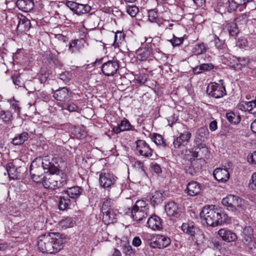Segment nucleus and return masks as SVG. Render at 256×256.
<instances>
[{"instance_id": "15", "label": "nucleus", "mask_w": 256, "mask_h": 256, "mask_svg": "<svg viewBox=\"0 0 256 256\" xmlns=\"http://www.w3.org/2000/svg\"><path fill=\"white\" fill-rule=\"evenodd\" d=\"M202 190V186L200 183L192 180L187 184L185 192L189 196H194L199 194Z\"/></svg>"}, {"instance_id": "44", "label": "nucleus", "mask_w": 256, "mask_h": 256, "mask_svg": "<svg viewBox=\"0 0 256 256\" xmlns=\"http://www.w3.org/2000/svg\"><path fill=\"white\" fill-rule=\"evenodd\" d=\"M62 107L63 109L68 110L70 112H76L78 108V106L72 102L64 104Z\"/></svg>"}, {"instance_id": "26", "label": "nucleus", "mask_w": 256, "mask_h": 256, "mask_svg": "<svg viewBox=\"0 0 256 256\" xmlns=\"http://www.w3.org/2000/svg\"><path fill=\"white\" fill-rule=\"evenodd\" d=\"M236 64L232 66V68L236 70H240L242 68L248 66L250 62V60L248 58H236Z\"/></svg>"}, {"instance_id": "30", "label": "nucleus", "mask_w": 256, "mask_h": 256, "mask_svg": "<svg viewBox=\"0 0 256 256\" xmlns=\"http://www.w3.org/2000/svg\"><path fill=\"white\" fill-rule=\"evenodd\" d=\"M209 132L206 126H202L198 129L196 134V138L199 139L201 142H204L207 139Z\"/></svg>"}, {"instance_id": "13", "label": "nucleus", "mask_w": 256, "mask_h": 256, "mask_svg": "<svg viewBox=\"0 0 256 256\" xmlns=\"http://www.w3.org/2000/svg\"><path fill=\"white\" fill-rule=\"evenodd\" d=\"M192 134L189 132H184L174 140L173 144L176 148H181L189 142Z\"/></svg>"}, {"instance_id": "62", "label": "nucleus", "mask_w": 256, "mask_h": 256, "mask_svg": "<svg viewBox=\"0 0 256 256\" xmlns=\"http://www.w3.org/2000/svg\"><path fill=\"white\" fill-rule=\"evenodd\" d=\"M228 32L230 36H235L238 34L239 32L238 28L234 26V28L229 30Z\"/></svg>"}, {"instance_id": "54", "label": "nucleus", "mask_w": 256, "mask_h": 256, "mask_svg": "<svg viewBox=\"0 0 256 256\" xmlns=\"http://www.w3.org/2000/svg\"><path fill=\"white\" fill-rule=\"evenodd\" d=\"M244 234H246V232L249 233L248 237H245L244 240H245V242H249L251 240L250 236L252 235V229L250 227L246 228L244 229Z\"/></svg>"}, {"instance_id": "17", "label": "nucleus", "mask_w": 256, "mask_h": 256, "mask_svg": "<svg viewBox=\"0 0 256 256\" xmlns=\"http://www.w3.org/2000/svg\"><path fill=\"white\" fill-rule=\"evenodd\" d=\"M165 211L168 216L174 218H180L181 212L178 204L174 202L168 203L165 206Z\"/></svg>"}, {"instance_id": "33", "label": "nucleus", "mask_w": 256, "mask_h": 256, "mask_svg": "<svg viewBox=\"0 0 256 256\" xmlns=\"http://www.w3.org/2000/svg\"><path fill=\"white\" fill-rule=\"evenodd\" d=\"M226 118L230 123L234 124H238L241 120L240 116L233 112L226 113Z\"/></svg>"}, {"instance_id": "63", "label": "nucleus", "mask_w": 256, "mask_h": 256, "mask_svg": "<svg viewBox=\"0 0 256 256\" xmlns=\"http://www.w3.org/2000/svg\"><path fill=\"white\" fill-rule=\"evenodd\" d=\"M152 170L157 174H160L162 172V169L158 164H154L152 166Z\"/></svg>"}, {"instance_id": "7", "label": "nucleus", "mask_w": 256, "mask_h": 256, "mask_svg": "<svg viewBox=\"0 0 256 256\" xmlns=\"http://www.w3.org/2000/svg\"><path fill=\"white\" fill-rule=\"evenodd\" d=\"M36 158L40 160L43 168L44 170H47V172H49V174H57L59 172V170L58 168V164L56 158L46 156L44 158Z\"/></svg>"}, {"instance_id": "22", "label": "nucleus", "mask_w": 256, "mask_h": 256, "mask_svg": "<svg viewBox=\"0 0 256 256\" xmlns=\"http://www.w3.org/2000/svg\"><path fill=\"white\" fill-rule=\"evenodd\" d=\"M215 179L218 182H225L230 178V174L226 168H216L213 172Z\"/></svg>"}, {"instance_id": "3", "label": "nucleus", "mask_w": 256, "mask_h": 256, "mask_svg": "<svg viewBox=\"0 0 256 256\" xmlns=\"http://www.w3.org/2000/svg\"><path fill=\"white\" fill-rule=\"evenodd\" d=\"M42 184L46 188L56 189L66 186L68 182L66 174L60 176L58 174H48L43 177Z\"/></svg>"}, {"instance_id": "51", "label": "nucleus", "mask_w": 256, "mask_h": 256, "mask_svg": "<svg viewBox=\"0 0 256 256\" xmlns=\"http://www.w3.org/2000/svg\"><path fill=\"white\" fill-rule=\"evenodd\" d=\"M236 46L240 48H244L248 46V41L246 38H241L238 39L236 42Z\"/></svg>"}, {"instance_id": "38", "label": "nucleus", "mask_w": 256, "mask_h": 256, "mask_svg": "<svg viewBox=\"0 0 256 256\" xmlns=\"http://www.w3.org/2000/svg\"><path fill=\"white\" fill-rule=\"evenodd\" d=\"M70 200L68 198L60 196L59 199L58 207L60 210H64L68 208L70 204Z\"/></svg>"}, {"instance_id": "53", "label": "nucleus", "mask_w": 256, "mask_h": 256, "mask_svg": "<svg viewBox=\"0 0 256 256\" xmlns=\"http://www.w3.org/2000/svg\"><path fill=\"white\" fill-rule=\"evenodd\" d=\"M184 41L182 38H177L174 36V38L171 40V42L174 46H178L180 44Z\"/></svg>"}, {"instance_id": "9", "label": "nucleus", "mask_w": 256, "mask_h": 256, "mask_svg": "<svg viewBox=\"0 0 256 256\" xmlns=\"http://www.w3.org/2000/svg\"><path fill=\"white\" fill-rule=\"evenodd\" d=\"M222 203L230 210H236L241 207L242 199L237 196L229 194L222 200Z\"/></svg>"}, {"instance_id": "34", "label": "nucleus", "mask_w": 256, "mask_h": 256, "mask_svg": "<svg viewBox=\"0 0 256 256\" xmlns=\"http://www.w3.org/2000/svg\"><path fill=\"white\" fill-rule=\"evenodd\" d=\"M91 10V7L87 4H77L76 13L78 15L84 14L90 12Z\"/></svg>"}, {"instance_id": "5", "label": "nucleus", "mask_w": 256, "mask_h": 256, "mask_svg": "<svg viewBox=\"0 0 256 256\" xmlns=\"http://www.w3.org/2000/svg\"><path fill=\"white\" fill-rule=\"evenodd\" d=\"M30 169L31 177L33 180L36 182H40L43 179L42 176L44 170L41 165L40 160H37V158L34 160L30 164Z\"/></svg>"}, {"instance_id": "11", "label": "nucleus", "mask_w": 256, "mask_h": 256, "mask_svg": "<svg viewBox=\"0 0 256 256\" xmlns=\"http://www.w3.org/2000/svg\"><path fill=\"white\" fill-rule=\"evenodd\" d=\"M120 68V64L117 60H108L102 64L101 70L106 76H113Z\"/></svg>"}, {"instance_id": "56", "label": "nucleus", "mask_w": 256, "mask_h": 256, "mask_svg": "<svg viewBox=\"0 0 256 256\" xmlns=\"http://www.w3.org/2000/svg\"><path fill=\"white\" fill-rule=\"evenodd\" d=\"M12 82L14 84L18 86H22V84H23L20 80V78L19 76H12Z\"/></svg>"}, {"instance_id": "27", "label": "nucleus", "mask_w": 256, "mask_h": 256, "mask_svg": "<svg viewBox=\"0 0 256 256\" xmlns=\"http://www.w3.org/2000/svg\"><path fill=\"white\" fill-rule=\"evenodd\" d=\"M28 138V134L26 132H23L22 134H18L15 136L12 140V143L14 145H20L23 144Z\"/></svg>"}, {"instance_id": "16", "label": "nucleus", "mask_w": 256, "mask_h": 256, "mask_svg": "<svg viewBox=\"0 0 256 256\" xmlns=\"http://www.w3.org/2000/svg\"><path fill=\"white\" fill-rule=\"evenodd\" d=\"M218 234L222 240L227 242H235L238 238L234 232L226 228H220L218 232Z\"/></svg>"}, {"instance_id": "48", "label": "nucleus", "mask_w": 256, "mask_h": 256, "mask_svg": "<svg viewBox=\"0 0 256 256\" xmlns=\"http://www.w3.org/2000/svg\"><path fill=\"white\" fill-rule=\"evenodd\" d=\"M248 186L256 192V173L253 174L252 176L248 183Z\"/></svg>"}, {"instance_id": "35", "label": "nucleus", "mask_w": 256, "mask_h": 256, "mask_svg": "<svg viewBox=\"0 0 256 256\" xmlns=\"http://www.w3.org/2000/svg\"><path fill=\"white\" fill-rule=\"evenodd\" d=\"M121 246L122 247V252L127 256H131L134 254V251L131 246L130 245L128 241H122L121 242Z\"/></svg>"}, {"instance_id": "18", "label": "nucleus", "mask_w": 256, "mask_h": 256, "mask_svg": "<svg viewBox=\"0 0 256 256\" xmlns=\"http://www.w3.org/2000/svg\"><path fill=\"white\" fill-rule=\"evenodd\" d=\"M252 0H228V12H234L237 9L240 11L243 10L246 8V3L251 2Z\"/></svg>"}, {"instance_id": "31", "label": "nucleus", "mask_w": 256, "mask_h": 256, "mask_svg": "<svg viewBox=\"0 0 256 256\" xmlns=\"http://www.w3.org/2000/svg\"><path fill=\"white\" fill-rule=\"evenodd\" d=\"M103 220L108 224L113 223L116 221V214L113 212V210L102 212Z\"/></svg>"}, {"instance_id": "4", "label": "nucleus", "mask_w": 256, "mask_h": 256, "mask_svg": "<svg viewBox=\"0 0 256 256\" xmlns=\"http://www.w3.org/2000/svg\"><path fill=\"white\" fill-rule=\"evenodd\" d=\"M150 206L143 200H137L130 213L132 218L136 221H140L146 218L149 215Z\"/></svg>"}, {"instance_id": "28", "label": "nucleus", "mask_w": 256, "mask_h": 256, "mask_svg": "<svg viewBox=\"0 0 256 256\" xmlns=\"http://www.w3.org/2000/svg\"><path fill=\"white\" fill-rule=\"evenodd\" d=\"M0 120L5 124L12 122L13 120V116L9 110H0Z\"/></svg>"}, {"instance_id": "46", "label": "nucleus", "mask_w": 256, "mask_h": 256, "mask_svg": "<svg viewBox=\"0 0 256 256\" xmlns=\"http://www.w3.org/2000/svg\"><path fill=\"white\" fill-rule=\"evenodd\" d=\"M120 125V128L123 131L130 130L131 128V124L127 120H122Z\"/></svg>"}, {"instance_id": "14", "label": "nucleus", "mask_w": 256, "mask_h": 256, "mask_svg": "<svg viewBox=\"0 0 256 256\" xmlns=\"http://www.w3.org/2000/svg\"><path fill=\"white\" fill-rule=\"evenodd\" d=\"M136 150L141 156L146 158L152 156L153 151L145 141L139 140L136 141Z\"/></svg>"}, {"instance_id": "57", "label": "nucleus", "mask_w": 256, "mask_h": 256, "mask_svg": "<svg viewBox=\"0 0 256 256\" xmlns=\"http://www.w3.org/2000/svg\"><path fill=\"white\" fill-rule=\"evenodd\" d=\"M186 172L190 176L195 175L196 174V170L192 166H188L185 168Z\"/></svg>"}, {"instance_id": "10", "label": "nucleus", "mask_w": 256, "mask_h": 256, "mask_svg": "<svg viewBox=\"0 0 256 256\" xmlns=\"http://www.w3.org/2000/svg\"><path fill=\"white\" fill-rule=\"evenodd\" d=\"M171 242L170 239L162 235H156L149 242L150 246L154 248H164L168 246Z\"/></svg>"}, {"instance_id": "45", "label": "nucleus", "mask_w": 256, "mask_h": 256, "mask_svg": "<svg viewBox=\"0 0 256 256\" xmlns=\"http://www.w3.org/2000/svg\"><path fill=\"white\" fill-rule=\"evenodd\" d=\"M139 11L138 8L136 6H129L126 8V12L132 16H134Z\"/></svg>"}, {"instance_id": "32", "label": "nucleus", "mask_w": 256, "mask_h": 256, "mask_svg": "<svg viewBox=\"0 0 256 256\" xmlns=\"http://www.w3.org/2000/svg\"><path fill=\"white\" fill-rule=\"evenodd\" d=\"M208 50L206 45L204 42L196 44L193 48L192 52L194 55L198 56L206 52Z\"/></svg>"}, {"instance_id": "25", "label": "nucleus", "mask_w": 256, "mask_h": 256, "mask_svg": "<svg viewBox=\"0 0 256 256\" xmlns=\"http://www.w3.org/2000/svg\"><path fill=\"white\" fill-rule=\"evenodd\" d=\"M64 192L72 199L76 200L82 194V190L80 186H74L68 188L66 190H64Z\"/></svg>"}, {"instance_id": "40", "label": "nucleus", "mask_w": 256, "mask_h": 256, "mask_svg": "<svg viewBox=\"0 0 256 256\" xmlns=\"http://www.w3.org/2000/svg\"><path fill=\"white\" fill-rule=\"evenodd\" d=\"M114 202L113 200L108 198L105 200L102 206V212L112 210L114 208Z\"/></svg>"}, {"instance_id": "52", "label": "nucleus", "mask_w": 256, "mask_h": 256, "mask_svg": "<svg viewBox=\"0 0 256 256\" xmlns=\"http://www.w3.org/2000/svg\"><path fill=\"white\" fill-rule=\"evenodd\" d=\"M10 107L12 109L14 110V112L18 114V115L20 114V108L19 106L18 102L14 101L10 104Z\"/></svg>"}, {"instance_id": "59", "label": "nucleus", "mask_w": 256, "mask_h": 256, "mask_svg": "<svg viewBox=\"0 0 256 256\" xmlns=\"http://www.w3.org/2000/svg\"><path fill=\"white\" fill-rule=\"evenodd\" d=\"M248 160L252 163L256 164V151L248 156Z\"/></svg>"}, {"instance_id": "23", "label": "nucleus", "mask_w": 256, "mask_h": 256, "mask_svg": "<svg viewBox=\"0 0 256 256\" xmlns=\"http://www.w3.org/2000/svg\"><path fill=\"white\" fill-rule=\"evenodd\" d=\"M31 27L30 20L26 16H22L19 18V21L17 26V30L20 32H26L29 30Z\"/></svg>"}, {"instance_id": "58", "label": "nucleus", "mask_w": 256, "mask_h": 256, "mask_svg": "<svg viewBox=\"0 0 256 256\" xmlns=\"http://www.w3.org/2000/svg\"><path fill=\"white\" fill-rule=\"evenodd\" d=\"M77 4L78 3L76 2L69 1L66 2V6L70 8L72 11L76 13Z\"/></svg>"}, {"instance_id": "37", "label": "nucleus", "mask_w": 256, "mask_h": 256, "mask_svg": "<svg viewBox=\"0 0 256 256\" xmlns=\"http://www.w3.org/2000/svg\"><path fill=\"white\" fill-rule=\"evenodd\" d=\"M59 224L62 228L64 230L73 226L74 224L73 220L70 217H67L65 219L61 220Z\"/></svg>"}, {"instance_id": "60", "label": "nucleus", "mask_w": 256, "mask_h": 256, "mask_svg": "<svg viewBox=\"0 0 256 256\" xmlns=\"http://www.w3.org/2000/svg\"><path fill=\"white\" fill-rule=\"evenodd\" d=\"M142 244V240L138 236H136L133 238L132 244L136 247H138L140 246Z\"/></svg>"}, {"instance_id": "24", "label": "nucleus", "mask_w": 256, "mask_h": 256, "mask_svg": "<svg viewBox=\"0 0 256 256\" xmlns=\"http://www.w3.org/2000/svg\"><path fill=\"white\" fill-rule=\"evenodd\" d=\"M16 6L20 10L28 12L33 9L34 2L32 0H18Z\"/></svg>"}, {"instance_id": "61", "label": "nucleus", "mask_w": 256, "mask_h": 256, "mask_svg": "<svg viewBox=\"0 0 256 256\" xmlns=\"http://www.w3.org/2000/svg\"><path fill=\"white\" fill-rule=\"evenodd\" d=\"M209 128L211 131H215L218 128L217 122L216 120L211 122L210 124Z\"/></svg>"}, {"instance_id": "42", "label": "nucleus", "mask_w": 256, "mask_h": 256, "mask_svg": "<svg viewBox=\"0 0 256 256\" xmlns=\"http://www.w3.org/2000/svg\"><path fill=\"white\" fill-rule=\"evenodd\" d=\"M152 140L158 146H162L163 148L166 146V143L164 140L162 136L159 134H155L152 138Z\"/></svg>"}, {"instance_id": "50", "label": "nucleus", "mask_w": 256, "mask_h": 256, "mask_svg": "<svg viewBox=\"0 0 256 256\" xmlns=\"http://www.w3.org/2000/svg\"><path fill=\"white\" fill-rule=\"evenodd\" d=\"M60 78L64 82H68L70 79V74L68 72H64L60 74Z\"/></svg>"}, {"instance_id": "64", "label": "nucleus", "mask_w": 256, "mask_h": 256, "mask_svg": "<svg viewBox=\"0 0 256 256\" xmlns=\"http://www.w3.org/2000/svg\"><path fill=\"white\" fill-rule=\"evenodd\" d=\"M198 6H202L206 2V0H192Z\"/></svg>"}, {"instance_id": "29", "label": "nucleus", "mask_w": 256, "mask_h": 256, "mask_svg": "<svg viewBox=\"0 0 256 256\" xmlns=\"http://www.w3.org/2000/svg\"><path fill=\"white\" fill-rule=\"evenodd\" d=\"M182 230L184 232L190 236H193L195 234L196 228L192 222L184 223L182 226Z\"/></svg>"}, {"instance_id": "55", "label": "nucleus", "mask_w": 256, "mask_h": 256, "mask_svg": "<svg viewBox=\"0 0 256 256\" xmlns=\"http://www.w3.org/2000/svg\"><path fill=\"white\" fill-rule=\"evenodd\" d=\"M202 72L211 70L214 68V66L211 64H200Z\"/></svg>"}, {"instance_id": "21", "label": "nucleus", "mask_w": 256, "mask_h": 256, "mask_svg": "<svg viewBox=\"0 0 256 256\" xmlns=\"http://www.w3.org/2000/svg\"><path fill=\"white\" fill-rule=\"evenodd\" d=\"M72 92H69L66 87H63L56 90L54 93L53 96L58 100L64 102L68 100Z\"/></svg>"}, {"instance_id": "12", "label": "nucleus", "mask_w": 256, "mask_h": 256, "mask_svg": "<svg viewBox=\"0 0 256 256\" xmlns=\"http://www.w3.org/2000/svg\"><path fill=\"white\" fill-rule=\"evenodd\" d=\"M212 42L214 44L219 56H223L225 54H228V49L224 40L220 39L216 35L214 34V39Z\"/></svg>"}, {"instance_id": "41", "label": "nucleus", "mask_w": 256, "mask_h": 256, "mask_svg": "<svg viewBox=\"0 0 256 256\" xmlns=\"http://www.w3.org/2000/svg\"><path fill=\"white\" fill-rule=\"evenodd\" d=\"M156 23L159 27H162L164 29L172 30L174 24L170 23L169 20L164 19H159L157 20Z\"/></svg>"}, {"instance_id": "39", "label": "nucleus", "mask_w": 256, "mask_h": 256, "mask_svg": "<svg viewBox=\"0 0 256 256\" xmlns=\"http://www.w3.org/2000/svg\"><path fill=\"white\" fill-rule=\"evenodd\" d=\"M248 21V17L246 14H242L235 19V24L241 27L245 26Z\"/></svg>"}, {"instance_id": "20", "label": "nucleus", "mask_w": 256, "mask_h": 256, "mask_svg": "<svg viewBox=\"0 0 256 256\" xmlns=\"http://www.w3.org/2000/svg\"><path fill=\"white\" fill-rule=\"evenodd\" d=\"M147 226L153 230H159L162 228V220L156 215L152 216L147 221Z\"/></svg>"}, {"instance_id": "19", "label": "nucleus", "mask_w": 256, "mask_h": 256, "mask_svg": "<svg viewBox=\"0 0 256 256\" xmlns=\"http://www.w3.org/2000/svg\"><path fill=\"white\" fill-rule=\"evenodd\" d=\"M20 167L16 168L12 162H8L6 168L8 177L12 180L19 178L20 176Z\"/></svg>"}, {"instance_id": "49", "label": "nucleus", "mask_w": 256, "mask_h": 256, "mask_svg": "<svg viewBox=\"0 0 256 256\" xmlns=\"http://www.w3.org/2000/svg\"><path fill=\"white\" fill-rule=\"evenodd\" d=\"M148 19L151 22H154L158 17V13L156 11L152 10L148 11Z\"/></svg>"}, {"instance_id": "6", "label": "nucleus", "mask_w": 256, "mask_h": 256, "mask_svg": "<svg viewBox=\"0 0 256 256\" xmlns=\"http://www.w3.org/2000/svg\"><path fill=\"white\" fill-rule=\"evenodd\" d=\"M118 180V178L113 174L104 171L100 172L98 182L100 186L106 189L114 186Z\"/></svg>"}, {"instance_id": "2", "label": "nucleus", "mask_w": 256, "mask_h": 256, "mask_svg": "<svg viewBox=\"0 0 256 256\" xmlns=\"http://www.w3.org/2000/svg\"><path fill=\"white\" fill-rule=\"evenodd\" d=\"M200 216L203 222L213 227L222 224L226 220V216L220 210L214 208V206L204 207Z\"/></svg>"}, {"instance_id": "47", "label": "nucleus", "mask_w": 256, "mask_h": 256, "mask_svg": "<svg viewBox=\"0 0 256 256\" xmlns=\"http://www.w3.org/2000/svg\"><path fill=\"white\" fill-rule=\"evenodd\" d=\"M78 40H71L68 44V50L72 52L73 53L78 50Z\"/></svg>"}, {"instance_id": "43", "label": "nucleus", "mask_w": 256, "mask_h": 256, "mask_svg": "<svg viewBox=\"0 0 256 256\" xmlns=\"http://www.w3.org/2000/svg\"><path fill=\"white\" fill-rule=\"evenodd\" d=\"M114 42L112 44L113 46L115 48L118 46L119 44H120L124 39V34L120 32H117L114 34Z\"/></svg>"}, {"instance_id": "1", "label": "nucleus", "mask_w": 256, "mask_h": 256, "mask_svg": "<svg viewBox=\"0 0 256 256\" xmlns=\"http://www.w3.org/2000/svg\"><path fill=\"white\" fill-rule=\"evenodd\" d=\"M64 240L57 233L42 234L38 238V246L42 253L52 254L58 252L63 248Z\"/></svg>"}, {"instance_id": "36", "label": "nucleus", "mask_w": 256, "mask_h": 256, "mask_svg": "<svg viewBox=\"0 0 256 256\" xmlns=\"http://www.w3.org/2000/svg\"><path fill=\"white\" fill-rule=\"evenodd\" d=\"M164 194L160 191H156L151 198V202L154 204H158L163 200Z\"/></svg>"}, {"instance_id": "8", "label": "nucleus", "mask_w": 256, "mask_h": 256, "mask_svg": "<svg viewBox=\"0 0 256 256\" xmlns=\"http://www.w3.org/2000/svg\"><path fill=\"white\" fill-rule=\"evenodd\" d=\"M208 94L214 98H220L226 95L225 86L222 84L210 82L207 87Z\"/></svg>"}]
</instances>
